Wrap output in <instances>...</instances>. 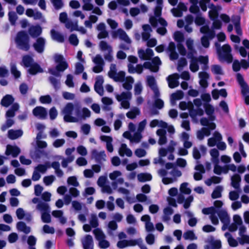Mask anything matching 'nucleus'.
Wrapping results in <instances>:
<instances>
[{"label": "nucleus", "mask_w": 249, "mask_h": 249, "mask_svg": "<svg viewBox=\"0 0 249 249\" xmlns=\"http://www.w3.org/2000/svg\"><path fill=\"white\" fill-rule=\"evenodd\" d=\"M55 63H57L55 70L49 69V72L56 77L60 76L59 72L64 71L68 67V63L65 60L64 56L60 54H55L54 56Z\"/></svg>", "instance_id": "1"}, {"label": "nucleus", "mask_w": 249, "mask_h": 249, "mask_svg": "<svg viewBox=\"0 0 249 249\" xmlns=\"http://www.w3.org/2000/svg\"><path fill=\"white\" fill-rule=\"evenodd\" d=\"M15 41L19 49L26 52L29 50L30 48V38L25 31L18 32L17 34Z\"/></svg>", "instance_id": "2"}, {"label": "nucleus", "mask_w": 249, "mask_h": 249, "mask_svg": "<svg viewBox=\"0 0 249 249\" xmlns=\"http://www.w3.org/2000/svg\"><path fill=\"white\" fill-rule=\"evenodd\" d=\"M36 209L42 212L41 219L44 223H49L51 221L49 205L45 202H40L36 205Z\"/></svg>", "instance_id": "3"}, {"label": "nucleus", "mask_w": 249, "mask_h": 249, "mask_svg": "<svg viewBox=\"0 0 249 249\" xmlns=\"http://www.w3.org/2000/svg\"><path fill=\"white\" fill-rule=\"evenodd\" d=\"M223 53L220 50H218L219 56L220 58L227 61L228 63H231L233 60V57L231 53V49L230 45L224 44L222 47Z\"/></svg>", "instance_id": "4"}, {"label": "nucleus", "mask_w": 249, "mask_h": 249, "mask_svg": "<svg viewBox=\"0 0 249 249\" xmlns=\"http://www.w3.org/2000/svg\"><path fill=\"white\" fill-rule=\"evenodd\" d=\"M45 43V39L42 37H39L33 44V46L36 52L41 53L44 51Z\"/></svg>", "instance_id": "5"}, {"label": "nucleus", "mask_w": 249, "mask_h": 249, "mask_svg": "<svg viewBox=\"0 0 249 249\" xmlns=\"http://www.w3.org/2000/svg\"><path fill=\"white\" fill-rule=\"evenodd\" d=\"M91 156L98 163L101 164L102 161L106 160V155L104 150L99 152L96 149H93L91 151Z\"/></svg>", "instance_id": "6"}, {"label": "nucleus", "mask_w": 249, "mask_h": 249, "mask_svg": "<svg viewBox=\"0 0 249 249\" xmlns=\"http://www.w3.org/2000/svg\"><path fill=\"white\" fill-rule=\"evenodd\" d=\"M33 115L41 119H44L47 115V111L46 108L41 106H37L33 110Z\"/></svg>", "instance_id": "7"}, {"label": "nucleus", "mask_w": 249, "mask_h": 249, "mask_svg": "<svg viewBox=\"0 0 249 249\" xmlns=\"http://www.w3.org/2000/svg\"><path fill=\"white\" fill-rule=\"evenodd\" d=\"M118 36H119V37L120 39L124 41L128 44L131 43V41L130 39L129 38L126 33L123 29L121 28L119 29L117 31L114 32L112 34V36L114 38L117 37Z\"/></svg>", "instance_id": "8"}, {"label": "nucleus", "mask_w": 249, "mask_h": 249, "mask_svg": "<svg viewBox=\"0 0 249 249\" xmlns=\"http://www.w3.org/2000/svg\"><path fill=\"white\" fill-rule=\"evenodd\" d=\"M178 78L179 75L177 73L169 75L167 78L169 87L171 89H174L178 87L179 85L178 80Z\"/></svg>", "instance_id": "9"}, {"label": "nucleus", "mask_w": 249, "mask_h": 249, "mask_svg": "<svg viewBox=\"0 0 249 249\" xmlns=\"http://www.w3.org/2000/svg\"><path fill=\"white\" fill-rule=\"evenodd\" d=\"M20 153V148L17 146H13L11 145H7L5 154L7 156L12 155L13 157H17Z\"/></svg>", "instance_id": "10"}, {"label": "nucleus", "mask_w": 249, "mask_h": 249, "mask_svg": "<svg viewBox=\"0 0 249 249\" xmlns=\"http://www.w3.org/2000/svg\"><path fill=\"white\" fill-rule=\"evenodd\" d=\"M28 33L33 38H36L41 34L42 28L39 25L32 26L29 28Z\"/></svg>", "instance_id": "11"}, {"label": "nucleus", "mask_w": 249, "mask_h": 249, "mask_svg": "<svg viewBox=\"0 0 249 249\" xmlns=\"http://www.w3.org/2000/svg\"><path fill=\"white\" fill-rule=\"evenodd\" d=\"M43 71V69L36 62L33 63L28 70L29 73L33 75H36L38 73H42Z\"/></svg>", "instance_id": "12"}, {"label": "nucleus", "mask_w": 249, "mask_h": 249, "mask_svg": "<svg viewBox=\"0 0 249 249\" xmlns=\"http://www.w3.org/2000/svg\"><path fill=\"white\" fill-rule=\"evenodd\" d=\"M15 99L12 95L6 94L2 98L0 104L4 107H8L13 104Z\"/></svg>", "instance_id": "13"}, {"label": "nucleus", "mask_w": 249, "mask_h": 249, "mask_svg": "<svg viewBox=\"0 0 249 249\" xmlns=\"http://www.w3.org/2000/svg\"><path fill=\"white\" fill-rule=\"evenodd\" d=\"M241 180L240 176L238 174L233 175L231 178V185L236 190L240 189V183Z\"/></svg>", "instance_id": "14"}, {"label": "nucleus", "mask_w": 249, "mask_h": 249, "mask_svg": "<svg viewBox=\"0 0 249 249\" xmlns=\"http://www.w3.org/2000/svg\"><path fill=\"white\" fill-rule=\"evenodd\" d=\"M84 249H93V242L92 236L90 235H87L83 242Z\"/></svg>", "instance_id": "15"}, {"label": "nucleus", "mask_w": 249, "mask_h": 249, "mask_svg": "<svg viewBox=\"0 0 249 249\" xmlns=\"http://www.w3.org/2000/svg\"><path fill=\"white\" fill-rule=\"evenodd\" d=\"M217 215L221 221L224 224H229L230 217L227 212L225 210H220L217 212Z\"/></svg>", "instance_id": "16"}, {"label": "nucleus", "mask_w": 249, "mask_h": 249, "mask_svg": "<svg viewBox=\"0 0 249 249\" xmlns=\"http://www.w3.org/2000/svg\"><path fill=\"white\" fill-rule=\"evenodd\" d=\"M23 134L21 130H13L10 129L8 131V138L11 140H16L21 137Z\"/></svg>", "instance_id": "17"}, {"label": "nucleus", "mask_w": 249, "mask_h": 249, "mask_svg": "<svg viewBox=\"0 0 249 249\" xmlns=\"http://www.w3.org/2000/svg\"><path fill=\"white\" fill-rule=\"evenodd\" d=\"M157 5L154 8V12L156 17L160 18L161 15L163 7V0H156Z\"/></svg>", "instance_id": "18"}, {"label": "nucleus", "mask_w": 249, "mask_h": 249, "mask_svg": "<svg viewBox=\"0 0 249 249\" xmlns=\"http://www.w3.org/2000/svg\"><path fill=\"white\" fill-rule=\"evenodd\" d=\"M51 34L53 40H56L60 43H63L65 39L63 35L55 31L54 29L51 30Z\"/></svg>", "instance_id": "19"}, {"label": "nucleus", "mask_w": 249, "mask_h": 249, "mask_svg": "<svg viewBox=\"0 0 249 249\" xmlns=\"http://www.w3.org/2000/svg\"><path fill=\"white\" fill-rule=\"evenodd\" d=\"M137 178L138 180L141 182L150 181L152 178V175L147 173H140L138 175Z\"/></svg>", "instance_id": "20"}, {"label": "nucleus", "mask_w": 249, "mask_h": 249, "mask_svg": "<svg viewBox=\"0 0 249 249\" xmlns=\"http://www.w3.org/2000/svg\"><path fill=\"white\" fill-rule=\"evenodd\" d=\"M17 228L18 230L22 231L26 234L29 233L31 231L30 228L22 221H19L17 223Z\"/></svg>", "instance_id": "21"}, {"label": "nucleus", "mask_w": 249, "mask_h": 249, "mask_svg": "<svg viewBox=\"0 0 249 249\" xmlns=\"http://www.w3.org/2000/svg\"><path fill=\"white\" fill-rule=\"evenodd\" d=\"M128 67V72L130 73H133L136 72L139 74H141L142 72L143 68V66L141 64L137 65L135 68L133 66L129 64Z\"/></svg>", "instance_id": "22"}, {"label": "nucleus", "mask_w": 249, "mask_h": 249, "mask_svg": "<svg viewBox=\"0 0 249 249\" xmlns=\"http://www.w3.org/2000/svg\"><path fill=\"white\" fill-rule=\"evenodd\" d=\"M223 191V187L221 186H217L213 190L211 196L213 199H216L221 197V193Z\"/></svg>", "instance_id": "23"}, {"label": "nucleus", "mask_w": 249, "mask_h": 249, "mask_svg": "<svg viewBox=\"0 0 249 249\" xmlns=\"http://www.w3.org/2000/svg\"><path fill=\"white\" fill-rule=\"evenodd\" d=\"M133 82V77L131 76L127 77L125 81L123 84V88L127 90H130L132 88V84Z\"/></svg>", "instance_id": "24"}, {"label": "nucleus", "mask_w": 249, "mask_h": 249, "mask_svg": "<svg viewBox=\"0 0 249 249\" xmlns=\"http://www.w3.org/2000/svg\"><path fill=\"white\" fill-rule=\"evenodd\" d=\"M131 98V93L130 92H123L120 95H117L116 98L118 101H122L130 99Z\"/></svg>", "instance_id": "25"}, {"label": "nucleus", "mask_w": 249, "mask_h": 249, "mask_svg": "<svg viewBox=\"0 0 249 249\" xmlns=\"http://www.w3.org/2000/svg\"><path fill=\"white\" fill-rule=\"evenodd\" d=\"M22 62L25 67H30L33 64V59L29 55H25L22 58Z\"/></svg>", "instance_id": "26"}, {"label": "nucleus", "mask_w": 249, "mask_h": 249, "mask_svg": "<svg viewBox=\"0 0 249 249\" xmlns=\"http://www.w3.org/2000/svg\"><path fill=\"white\" fill-rule=\"evenodd\" d=\"M210 155L213 159V161L214 163H218L219 162V153L218 150L216 148H213L210 151Z\"/></svg>", "instance_id": "27"}, {"label": "nucleus", "mask_w": 249, "mask_h": 249, "mask_svg": "<svg viewBox=\"0 0 249 249\" xmlns=\"http://www.w3.org/2000/svg\"><path fill=\"white\" fill-rule=\"evenodd\" d=\"M74 109V106L71 103L66 104L63 109L64 114H72Z\"/></svg>", "instance_id": "28"}, {"label": "nucleus", "mask_w": 249, "mask_h": 249, "mask_svg": "<svg viewBox=\"0 0 249 249\" xmlns=\"http://www.w3.org/2000/svg\"><path fill=\"white\" fill-rule=\"evenodd\" d=\"M190 69L193 72H195L199 70L197 58H194L191 60Z\"/></svg>", "instance_id": "29"}, {"label": "nucleus", "mask_w": 249, "mask_h": 249, "mask_svg": "<svg viewBox=\"0 0 249 249\" xmlns=\"http://www.w3.org/2000/svg\"><path fill=\"white\" fill-rule=\"evenodd\" d=\"M11 72L16 79L18 78L20 75V72L17 70L16 65L12 63L11 64Z\"/></svg>", "instance_id": "30"}, {"label": "nucleus", "mask_w": 249, "mask_h": 249, "mask_svg": "<svg viewBox=\"0 0 249 249\" xmlns=\"http://www.w3.org/2000/svg\"><path fill=\"white\" fill-rule=\"evenodd\" d=\"M188 185L187 182H183L180 185V191L181 193L186 195H189L191 193V190L187 187Z\"/></svg>", "instance_id": "31"}, {"label": "nucleus", "mask_w": 249, "mask_h": 249, "mask_svg": "<svg viewBox=\"0 0 249 249\" xmlns=\"http://www.w3.org/2000/svg\"><path fill=\"white\" fill-rule=\"evenodd\" d=\"M108 76L115 80L116 75H117V70L116 65L114 64H111L110 67V71L108 72Z\"/></svg>", "instance_id": "32"}, {"label": "nucleus", "mask_w": 249, "mask_h": 249, "mask_svg": "<svg viewBox=\"0 0 249 249\" xmlns=\"http://www.w3.org/2000/svg\"><path fill=\"white\" fill-rule=\"evenodd\" d=\"M184 96L183 92L182 90H178L171 95L172 100H178L183 98Z\"/></svg>", "instance_id": "33"}, {"label": "nucleus", "mask_w": 249, "mask_h": 249, "mask_svg": "<svg viewBox=\"0 0 249 249\" xmlns=\"http://www.w3.org/2000/svg\"><path fill=\"white\" fill-rule=\"evenodd\" d=\"M183 237L185 240L190 239L193 240L196 239V237L193 231H188L185 232L183 234Z\"/></svg>", "instance_id": "34"}, {"label": "nucleus", "mask_w": 249, "mask_h": 249, "mask_svg": "<svg viewBox=\"0 0 249 249\" xmlns=\"http://www.w3.org/2000/svg\"><path fill=\"white\" fill-rule=\"evenodd\" d=\"M93 233L96 238L98 240L104 239L105 237V236L102 230L99 228H96L94 230Z\"/></svg>", "instance_id": "35"}, {"label": "nucleus", "mask_w": 249, "mask_h": 249, "mask_svg": "<svg viewBox=\"0 0 249 249\" xmlns=\"http://www.w3.org/2000/svg\"><path fill=\"white\" fill-rule=\"evenodd\" d=\"M142 66L145 69H149L153 72H157L159 70V68L158 67H153L152 63L150 62H145Z\"/></svg>", "instance_id": "36"}, {"label": "nucleus", "mask_w": 249, "mask_h": 249, "mask_svg": "<svg viewBox=\"0 0 249 249\" xmlns=\"http://www.w3.org/2000/svg\"><path fill=\"white\" fill-rule=\"evenodd\" d=\"M147 85L149 87L152 89L157 87L156 85V82L155 78L152 76H149L147 78Z\"/></svg>", "instance_id": "37"}, {"label": "nucleus", "mask_w": 249, "mask_h": 249, "mask_svg": "<svg viewBox=\"0 0 249 249\" xmlns=\"http://www.w3.org/2000/svg\"><path fill=\"white\" fill-rule=\"evenodd\" d=\"M139 113L140 110L139 109L136 108L127 112L126 115L128 118L134 119L136 118V116L139 114Z\"/></svg>", "instance_id": "38"}, {"label": "nucleus", "mask_w": 249, "mask_h": 249, "mask_svg": "<svg viewBox=\"0 0 249 249\" xmlns=\"http://www.w3.org/2000/svg\"><path fill=\"white\" fill-rule=\"evenodd\" d=\"M68 184L74 187H77L79 186V182L77 181V178L75 176L70 177L67 179Z\"/></svg>", "instance_id": "39"}, {"label": "nucleus", "mask_w": 249, "mask_h": 249, "mask_svg": "<svg viewBox=\"0 0 249 249\" xmlns=\"http://www.w3.org/2000/svg\"><path fill=\"white\" fill-rule=\"evenodd\" d=\"M9 20L12 25H15L18 17L15 12L10 11L8 13Z\"/></svg>", "instance_id": "40"}, {"label": "nucleus", "mask_w": 249, "mask_h": 249, "mask_svg": "<svg viewBox=\"0 0 249 249\" xmlns=\"http://www.w3.org/2000/svg\"><path fill=\"white\" fill-rule=\"evenodd\" d=\"M69 42L71 45L76 46L79 43V40L75 34H71L69 38Z\"/></svg>", "instance_id": "41"}, {"label": "nucleus", "mask_w": 249, "mask_h": 249, "mask_svg": "<svg viewBox=\"0 0 249 249\" xmlns=\"http://www.w3.org/2000/svg\"><path fill=\"white\" fill-rule=\"evenodd\" d=\"M49 80L50 82L55 89H57L59 88L60 82L55 78L53 76H50L49 78Z\"/></svg>", "instance_id": "42"}, {"label": "nucleus", "mask_w": 249, "mask_h": 249, "mask_svg": "<svg viewBox=\"0 0 249 249\" xmlns=\"http://www.w3.org/2000/svg\"><path fill=\"white\" fill-rule=\"evenodd\" d=\"M66 27L67 28H71V31H78L79 28L77 22L74 23L72 21H69L66 24Z\"/></svg>", "instance_id": "43"}, {"label": "nucleus", "mask_w": 249, "mask_h": 249, "mask_svg": "<svg viewBox=\"0 0 249 249\" xmlns=\"http://www.w3.org/2000/svg\"><path fill=\"white\" fill-rule=\"evenodd\" d=\"M55 179V177L53 175L48 176L44 177L43 181L47 186L50 185Z\"/></svg>", "instance_id": "44"}, {"label": "nucleus", "mask_w": 249, "mask_h": 249, "mask_svg": "<svg viewBox=\"0 0 249 249\" xmlns=\"http://www.w3.org/2000/svg\"><path fill=\"white\" fill-rule=\"evenodd\" d=\"M187 65V61L184 57L180 58L178 61L177 69L180 71L182 68Z\"/></svg>", "instance_id": "45"}, {"label": "nucleus", "mask_w": 249, "mask_h": 249, "mask_svg": "<svg viewBox=\"0 0 249 249\" xmlns=\"http://www.w3.org/2000/svg\"><path fill=\"white\" fill-rule=\"evenodd\" d=\"M174 39L178 42H182L184 40L183 34L180 31H176L174 35Z\"/></svg>", "instance_id": "46"}, {"label": "nucleus", "mask_w": 249, "mask_h": 249, "mask_svg": "<svg viewBox=\"0 0 249 249\" xmlns=\"http://www.w3.org/2000/svg\"><path fill=\"white\" fill-rule=\"evenodd\" d=\"M72 114H65L64 116V120L68 123H75L78 121V119L71 116Z\"/></svg>", "instance_id": "47"}, {"label": "nucleus", "mask_w": 249, "mask_h": 249, "mask_svg": "<svg viewBox=\"0 0 249 249\" xmlns=\"http://www.w3.org/2000/svg\"><path fill=\"white\" fill-rule=\"evenodd\" d=\"M227 235H229L230 236L228 239L229 245L232 247H235L237 246V241L234 238H233L228 232H226L225 233V235L226 236Z\"/></svg>", "instance_id": "48"}, {"label": "nucleus", "mask_w": 249, "mask_h": 249, "mask_svg": "<svg viewBox=\"0 0 249 249\" xmlns=\"http://www.w3.org/2000/svg\"><path fill=\"white\" fill-rule=\"evenodd\" d=\"M100 48L102 51L108 50L111 51V47L105 41H101L99 44Z\"/></svg>", "instance_id": "49"}, {"label": "nucleus", "mask_w": 249, "mask_h": 249, "mask_svg": "<svg viewBox=\"0 0 249 249\" xmlns=\"http://www.w3.org/2000/svg\"><path fill=\"white\" fill-rule=\"evenodd\" d=\"M212 71L214 74H223L221 67L218 65H213L212 67Z\"/></svg>", "instance_id": "50"}, {"label": "nucleus", "mask_w": 249, "mask_h": 249, "mask_svg": "<svg viewBox=\"0 0 249 249\" xmlns=\"http://www.w3.org/2000/svg\"><path fill=\"white\" fill-rule=\"evenodd\" d=\"M51 2L55 9H60L63 6L62 0H51Z\"/></svg>", "instance_id": "51"}, {"label": "nucleus", "mask_w": 249, "mask_h": 249, "mask_svg": "<svg viewBox=\"0 0 249 249\" xmlns=\"http://www.w3.org/2000/svg\"><path fill=\"white\" fill-rule=\"evenodd\" d=\"M39 101L42 104H50L52 102V98L49 95L41 96Z\"/></svg>", "instance_id": "52"}, {"label": "nucleus", "mask_w": 249, "mask_h": 249, "mask_svg": "<svg viewBox=\"0 0 249 249\" xmlns=\"http://www.w3.org/2000/svg\"><path fill=\"white\" fill-rule=\"evenodd\" d=\"M57 114V111L55 107H52L49 110V115L51 120H54L56 118Z\"/></svg>", "instance_id": "53"}, {"label": "nucleus", "mask_w": 249, "mask_h": 249, "mask_svg": "<svg viewBox=\"0 0 249 249\" xmlns=\"http://www.w3.org/2000/svg\"><path fill=\"white\" fill-rule=\"evenodd\" d=\"M154 106L156 108L160 109L162 108L164 106V102L160 99H156L154 103Z\"/></svg>", "instance_id": "54"}, {"label": "nucleus", "mask_w": 249, "mask_h": 249, "mask_svg": "<svg viewBox=\"0 0 249 249\" xmlns=\"http://www.w3.org/2000/svg\"><path fill=\"white\" fill-rule=\"evenodd\" d=\"M84 70V66L80 62H77L75 65V74H79L83 72Z\"/></svg>", "instance_id": "55"}, {"label": "nucleus", "mask_w": 249, "mask_h": 249, "mask_svg": "<svg viewBox=\"0 0 249 249\" xmlns=\"http://www.w3.org/2000/svg\"><path fill=\"white\" fill-rule=\"evenodd\" d=\"M221 178L217 176H213L209 178L210 183H208V186H210L212 183L218 184L221 181Z\"/></svg>", "instance_id": "56"}, {"label": "nucleus", "mask_w": 249, "mask_h": 249, "mask_svg": "<svg viewBox=\"0 0 249 249\" xmlns=\"http://www.w3.org/2000/svg\"><path fill=\"white\" fill-rule=\"evenodd\" d=\"M205 112L207 115L213 114L214 109L213 107L210 104H206L204 106Z\"/></svg>", "instance_id": "57"}, {"label": "nucleus", "mask_w": 249, "mask_h": 249, "mask_svg": "<svg viewBox=\"0 0 249 249\" xmlns=\"http://www.w3.org/2000/svg\"><path fill=\"white\" fill-rule=\"evenodd\" d=\"M135 154L139 158H142L146 155V152L144 149L138 148L135 151Z\"/></svg>", "instance_id": "58"}, {"label": "nucleus", "mask_w": 249, "mask_h": 249, "mask_svg": "<svg viewBox=\"0 0 249 249\" xmlns=\"http://www.w3.org/2000/svg\"><path fill=\"white\" fill-rule=\"evenodd\" d=\"M65 83L69 87H74V85L73 82V76L72 75L70 74L67 75Z\"/></svg>", "instance_id": "59"}, {"label": "nucleus", "mask_w": 249, "mask_h": 249, "mask_svg": "<svg viewBox=\"0 0 249 249\" xmlns=\"http://www.w3.org/2000/svg\"><path fill=\"white\" fill-rule=\"evenodd\" d=\"M142 138V134L140 132H137L134 133L133 137L131 138V142L138 143L141 141Z\"/></svg>", "instance_id": "60"}, {"label": "nucleus", "mask_w": 249, "mask_h": 249, "mask_svg": "<svg viewBox=\"0 0 249 249\" xmlns=\"http://www.w3.org/2000/svg\"><path fill=\"white\" fill-rule=\"evenodd\" d=\"M201 42L202 45L206 48H207L210 46L209 38L207 36H203L201 38Z\"/></svg>", "instance_id": "61"}, {"label": "nucleus", "mask_w": 249, "mask_h": 249, "mask_svg": "<svg viewBox=\"0 0 249 249\" xmlns=\"http://www.w3.org/2000/svg\"><path fill=\"white\" fill-rule=\"evenodd\" d=\"M241 88V93L243 95L249 94V86L247 83L240 85Z\"/></svg>", "instance_id": "62"}, {"label": "nucleus", "mask_w": 249, "mask_h": 249, "mask_svg": "<svg viewBox=\"0 0 249 249\" xmlns=\"http://www.w3.org/2000/svg\"><path fill=\"white\" fill-rule=\"evenodd\" d=\"M93 61L94 63L97 65H103L104 64V60L100 54H97L94 58Z\"/></svg>", "instance_id": "63"}, {"label": "nucleus", "mask_w": 249, "mask_h": 249, "mask_svg": "<svg viewBox=\"0 0 249 249\" xmlns=\"http://www.w3.org/2000/svg\"><path fill=\"white\" fill-rule=\"evenodd\" d=\"M239 197L238 192L235 191H231L229 193V198L232 201L237 200Z\"/></svg>", "instance_id": "64"}]
</instances>
